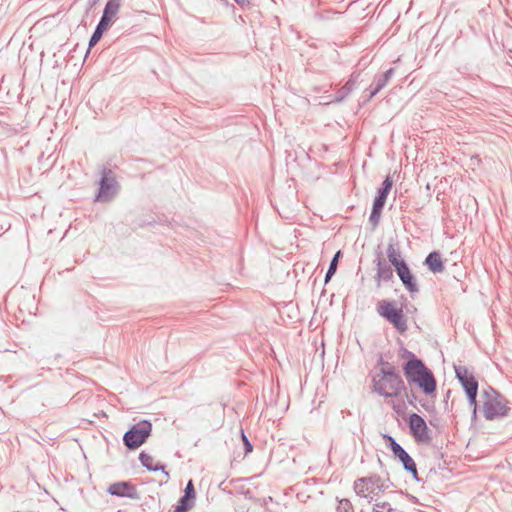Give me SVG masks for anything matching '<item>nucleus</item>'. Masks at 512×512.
Returning a JSON list of instances; mask_svg holds the SVG:
<instances>
[{
	"mask_svg": "<svg viewBox=\"0 0 512 512\" xmlns=\"http://www.w3.org/2000/svg\"><path fill=\"white\" fill-rule=\"evenodd\" d=\"M410 356L403 366L405 378L409 384H417L422 391L430 395L436 391L437 383L432 371L413 353L405 350Z\"/></svg>",
	"mask_w": 512,
	"mask_h": 512,
	"instance_id": "obj_1",
	"label": "nucleus"
},
{
	"mask_svg": "<svg viewBox=\"0 0 512 512\" xmlns=\"http://www.w3.org/2000/svg\"><path fill=\"white\" fill-rule=\"evenodd\" d=\"M373 391L385 398L397 397L406 389L399 373L385 372L375 374L372 378Z\"/></svg>",
	"mask_w": 512,
	"mask_h": 512,
	"instance_id": "obj_2",
	"label": "nucleus"
},
{
	"mask_svg": "<svg viewBox=\"0 0 512 512\" xmlns=\"http://www.w3.org/2000/svg\"><path fill=\"white\" fill-rule=\"evenodd\" d=\"M483 397L485 399L483 412L487 420H493L507 415L509 409L507 407V401L497 391L490 387L489 391H483Z\"/></svg>",
	"mask_w": 512,
	"mask_h": 512,
	"instance_id": "obj_3",
	"label": "nucleus"
},
{
	"mask_svg": "<svg viewBox=\"0 0 512 512\" xmlns=\"http://www.w3.org/2000/svg\"><path fill=\"white\" fill-rule=\"evenodd\" d=\"M152 432V424L141 420L132 425L123 435V443L129 450H135L146 442Z\"/></svg>",
	"mask_w": 512,
	"mask_h": 512,
	"instance_id": "obj_4",
	"label": "nucleus"
},
{
	"mask_svg": "<svg viewBox=\"0 0 512 512\" xmlns=\"http://www.w3.org/2000/svg\"><path fill=\"white\" fill-rule=\"evenodd\" d=\"M121 186L115 174L108 169H103L98 181V203H110L119 194Z\"/></svg>",
	"mask_w": 512,
	"mask_h": 512,
	"instance_id": "obj_5",
	"label": "nucleus"
},
{
	"mask_svg": "<svg viewBox=\"0 0 512 512\" xmlns=\"http://www.w3.org/2000/svg\"><path fill=\"white\" fill-rule=\"evenodd\" d=\"M378 313L391 323L400 333L407 330V320L401 308H396L393 302L383 300L379 302Z\"/></svg>",
	"mask_w": 512,
	"mask_h": 512,
	"instance_id": "obj_6",
	"label": "nucleus"
},
{
	"mask_svg": "<svg viewBox=\"0 0 512 512\" xmlns=\"http://www.w3.org/2000/svg\"><path fill=\"white\" fill-rule=\"evenodd\" d=\"M408 426L417 442L429 443L432 440L431 431L420 415L413 413L409 416Z\"/></svg>",
	"mask_w": 512,
	"mask_h": 512,
	"instance_id": "obj_7",
	"label": "nucleus"
},
{
	"mask_svg": "<svg viewBox=\"0 0 512 512\" xmlns=\"http://www.w3.org/2000/svg\"><path fill=\"white\" fill-rule=\"evenodd\" d=\"M121 0H108L105 5L102 17L98 22V41L101 39L104 31L107 30L113 18L119 11Z\"/></svg>",
	"mask_w": 512,
	"mask_h": 512,
	"instance_id": "obj_8",
	"label": "nucleus"
},
{
	"mask_svg": "<svg viewBox=\"0 0 512 512\" xmlns=\"http://www.w3.org/2000/svg\"><path fill=\"white\" fill-rule=\"evenodd\" d=\"M395 271L399 279L401 280L403 286L409 293L414 294L419 292V286L417 284L415 276L412 274L407 263H404L399 267L397 266Z\"/></svg>",
	"mask_w": 512,
	"mask_h": 512,
	"instance_id": "obj_9",
	"label": "nucleus"
},
{
	"mask_svg": "<svg viewBox=\"0 0 512 512\" xmlns=\"http://www.w3.org/2000/svg\"><path fill=\"white\" fill-rule=\"evenodd\" d=\"M107 492L113 496L139 499V493L136 487L133 484L125 481L111 484L108 487Z\"/></svg>",
	"mask_w": 512,
	"mask_h": 512,
	"instance_id": "obj_10",
	"label": "nucleus"
},
{
	"mask_svg": "<svg viewBox=\"0 0 512 512\" xmlns=\"http://www.w3.org/2000/svg\"><path fill=\"white\" fill-rule=\"evenodd\" d=\"M456 378L463 386L466 393L474 394L475 390H478V382L475 377L468 372L464 366L455 367Z\"/></svg>",
	"mask_w": 512,
	"mask_h": 512,
	"instance_id": "obj_11",
	"label": "nucleus"
},
{
	"mask_svg": "<svg viewBox=\"0 0 512 512\" xmlns=\"http://www.w3.org/2000/svg\"><path fill=\"white\" fill-rule=\"evenodd\" d=\"M375 281L377 287L381 286V282H388L393 278V270L391 266L384 259H377L376 261V275Z\"/></svg>",
	"mask_w": 512,
	"mask_h": 512,
	"instance_id": "obj_12",
	"label": "nucleus"
},
{
	"mask_svg": "<svg viewBox=\"0 0 512 512\" xmlns=\"http://www.w3.org/2000/svg\"><path fill=\"white\" fill-rule=\"evenodd\" d=\"M393 180L388 175L382 182L381 187L377 191V195L374 198L373 205L378 207H384L387 196L392 188Z\"/></svg>",
	"mask_w": 512,
	"mask_h": 512,
	"instance_id": "obj_13",
	"label": "nucleus"
},
{
	"mask_svg": "<svg viewBox=\"0 0 512 512\" xmlns=\"http://www.w3.org/2000/svg\"><path fill=\"white\" fill-rule=\"evenodd\" d=\"M424 265L434 274L442 273L445 270L441 254L438 251L429 253L425 258Z\"/></svg>",
	"mask_w": 512,
	"mask_h": 512,
	"instance_id": "obj_14",
	"label": "nucleus"
},
{
	"mask_svg": "<svg viewBox=\"0 0 512 512\" xmlns=\"http://www.w3.org/2000/svg\"><path fill=\"white\" fill-rule=\"evenodd\" d=\"M139 461L148 471L156 472L161 470L167 477L169 476L168 472L165 471V467L159 463L154 464L153 457L146 452L143 451L139 454Z\"/></svg>",
	"mask_w": 512,
	"mask_h": 512,
	"instance_id": "obj_15",
	"label": "nucleus"
},
{
	"mask_svg": "<svg viewBox=\"0 0 512 512\" xmlns=\"http://www.w3.org/2000/svg\"><path fill=\"white\" fill-rule=\"evenodd\" d=\"M387 257L389 262L391 263V265L394 266L395 269L397 268V266L399 267L400 265L406 263L405 260L401 258V252L399 248L393 243H389L387 246Z\"/></svg>",
	"mask_w": 512,
	"mask_h": 512,
	"instance_id": "obj_16",
	"label": "nucleus"
},
{
	"mask_svg": "<svg viewBox=\"0 0 512 512\" xmlns=\"http://www.w3.org/2000/svg\"><path fill=\"white\" fill-rule=\"evenodd\" d=\"M354 491L360 497L367 498L366 492H373L371 485L369 484L367 478H359L354 482Z\"/></svg>",
	"mask_w": 512,
	"mask_h": 512,
	"instance_id": "obj_17",
	"label": "nucleus"
},
{
	"mask_svg": "<svg viewBox=\"0 0 512 512\" xmlns=\"http://www.w3.org/2000/svg\"><path fill=\"white\" fill-rule=\"evenodd\" d=\"M394 456L396 458H398L399 461L402 463L405 471H407L408 469H415V465H416L415 461L406 452V450L404 448H402L401 450H398V452L395 453Z\"/></svg>",
	"mask_w": 512,
	"mask_h": 512,
	"instance_id": "obj_18",
	"label": "nucleus"
},
{
	"mask_svg": "<svg viewBox=\"0 0 512 512\" xmlns=\"http://www.w3.org/2000/svg\"><path fill=\"white\" fill-rule=\"evenodd\" d=\"M193 505H194V500H192L191 498L182 496L179 499L173 512H187L190 508L193 507Z\"/></svg>",
	"mask_w": 512,
	"mask_h": 512,
	"instance_id": "obj_19",
	"label": "nucleus"
},
{
	"mask_svg": "<svg viewBox=\"0 0 512 512\" xmlns=\"http://www.w3.org/2000/svg\"><path fill=\"white\" fill-rule=\"evenodd\" d=\"M388 81L382 76H378L375 78V86L371 88L368 100L372 99L376 94H378L386 85Z\"/></svg>",
	"mask_w": 512,
	"mask_h": 512,
	"instance_id": "obj_20",
	"label": "nucleus"
},
{
	"mask_svg": "<svg viewBox=\"0 0 512 512\" xmlns=\"http://www.w3.org/2000/svg\"><path fill=\"white\" fill-rule=\"evenodd\" d=\"M340 256H341V252L338 251V252L335 253L334 257L332 258V260H331V262L329 264L328 270L326 271V274H325V282L326 283L335 274V272L337 270L338 259H339Z\"/></svg>",
	"mask_w": 512,
	"mask_h": 512,
	"instance_id": "obj_21",
	"label": "nucleus"
},
{
	"mask_svg": "<svg viewBox=\"0 0 512 512\" xmlns=\"http://www.w3.org/2000/svg\"><path fill=\"white\" fill-rule=\"evenodd\" d=\"M356 87V80L349 79L346 84L337 92V100L344 99Z\"/></svg>",
	"mask_w": 512,
	"mask_h": 512,
	"instance_id": "obj_22",
	"label": "nucleus"
},
{
	"mask_svg": "<svg viewBox=\"0 0 512 512\" xmlns=\"http://www.w3.org/2000/svg\"><path fill=\"white\" fill-rule=\"evenodd\" d=\"M367 480H368L369 484L371 485L372 489L376 488L379 491H385L386 489L389 488V484L382 481L379 476H371V477H368Z\"/></svg>",
	"mask_w": 512,
	"mask_h": 512,
	"instance_id": "obj_23",
	"label": "nucleus"
},
{
	"mask_svg": "<svg viewBox=\"0 0 512 512\" xmlns=\"http://www.w3.org/2000/svg\"><path fill=\"white\" fill-rule=\"evenodd\" d=\"M382 209V207L372 205L369 221L374 227H376L379 224Z\"/></svg>",
	"mask_w": 512,
	"mask_h": 512,
	"instance_id": "obj_24",
	"label": "nucleus"
},
{
	"mask_svg": "<svg viewBox=\"0 0 512 512\" xmlns=\"http://www.w3.org/2000/svg\"><path fill=\"white\" fill-rule=\"evenodd\" d=\"M383 438L387 441L388 446L390 447L393 455L401 450L403 447L390 435L384 434Z\"/></svg>",
	"mask_w": 512,
	"mask_h": 512,
	"instance_id": "obj_25",
	"label": "nucleus"
},
{
	"mask_svg": "<svg viewBox=\"0 0 512 512\" xmlns=\"http://www.w3.org/2000/svg\"><path fill=\"white\" fill-rule=\"evenodd\" d=\"M336 510L337 512H354L353 506L348 499L339 500Z\"/></svg>",
	"mask_w": 512,
	"mask_h": 512,
	"instance_id": "obj_26",
	"label": "nucleus"
},
{
	"mask_svg": "<svg viewBox=\"0 0 512 512\" xmlns=\"http://www.w3.org/2000/svg\"><path fill=\"white\" fill-rule=\"evenodd\" d=\"M183 496H185L187 498H191L192 500H195L196 493H195L194 484H193L192 480L188 481V483L185 487Z\"/></svg>",
	"mask_w": 512,
	"mask_h": 512,
	"instance_id": "obj_27",
	"label": "nucleus"
},
{
	"mask_svg": "<svg viewBox=\"0 0 512 512\" xmlns=\"http://www.w3.org/2000/svg\"><path fill=\"white\" fill-rule=\"evenodd\" d=\"M477 393H478V390H475L474 394H470V392L466 393L469 404H470V406L473 407V415L474 416L476 415V412H477V401H476Z\"/></svg>",
	"mask_w": 512,
	"mask_h": 512,
	"instance_id": "obj_28",
	"label": "nucleus"
},
{
	"mask_svg": "<svg viewBox=\"0 0 512 512\" xmlns=\"http://www.w3.org/2000/svg\"><path fill=\"white\" fill-rule=\"evenodd\" d=\"M241 438H242L244 446H245V454L252 452L253 446L250 443L249 439L247 438V436L245 435L243 430H241Z\"/></svg>",
	"mask_w": 512,
	"mask_h": 512,
	"instance_id": "obj_29",
	"label": "nucleus"
},
{
	"mask_svg": "<svg viewBox=\"0 0 512 512\" xmlns=\"http://www.w3.org/2000/svg\"><path fill=\"white\" fill-rule=\"evenodd\" d=\"M379 509L387 510L388 512L392 511V507L388 502H380L376 503L374 507V512H382Z\"/></svg>",
	"mask_w": 512,
	"mask_h": 512,
	"instance_id": "obj_30",
	"label": "nucleus"
},
{
	"mask_svg": "<svg viewBox=\"0 0 512 512\" xmlns=\"http://www.w3.org/2000/svg\"><path fill=\"white\" fill-rule=\"evenodd\" d=\"M398 373L393 365L389 362H385V366H382L376 374H384L385 372Z\"/></svg>",
	"mask_w": 512,
	"mask_h": 512,
	"instance_id": "obj_31",
	"label": "nucleus"
},
{
	"mask_svg": "<svg viewBox=\"0 0 512 512\" xmlns=\"http://www.w3.org/2000/svg\"><path fill=\"white\" fill-rule=\"evenodd\" d=\"M96 45V30L93 32V34L90 37L89 41V51Z\"/></svg>",
	"mask_w": 512,
	"mask_h": 512,
	"instance_id": "obj_32",
	"label": "nucleus"
},
{
	"mask_svg": "<svg viewBox=\"0 0 512 512\" xmlns=\"http://www.w3.org/2000/svg\"><path fill=\"white\" fill-rule=\"evenodd\" d=\"M394 74V69L393 68H390L388 69L384 74H382V76L387 80L389 81L391 79V77L393 76Z\"/></svg>",
	"mask_w": 512,
	"mask_h": 512,
	"instance_id": "obj_33",
	"label": "nucleus"
},
{
	"mask_svg": "<svg viewBox=\"0 0 512 512\" xmlns=\"http://www.w3.org/2000/svg\"><path fill=\"white\" fill-rule=\"evenodd\" d=\"M406 397H407V401H408V403H409L410 405H414V402H415V400H416V396L414 395V393H412V392H411V393H409V394L407 393V394H406Z\"/></svg>",
	"mask_w": 512,
	"mask_h": 512,
	"instance_id": "obj_34",
	"label": "nucleus"
},
{
	"mask_svg": "<svg viewBox=\"0 0 512 512\" xmlns=\"http://www.w3.org/2000/svg\"><path fill=\"white\" fill-rule=\"evenodd\" d=\"M407 472L411 473L414 480L416 481H421L420 478L418 477V472H417V467L415 466V469H408Z\"/></svg>",
	"mask_w": 512,
	"mask_h": 512,
	"instance_id": "obj_35",
	"label": "nucleus"
},
{
	"mask_svg": "<svg viewBox=\"0 0 512 512\" xmlns=\"http://www.w3.org/2000/svg\"><path fill=\"white\" fill-rule=\"evenodd\" d=\"M238 5L244 6L249 3L248 0H234Z\"/></svg>",
	"mask_w": 512,
	"mask_h": 512,
	"instance_id": "obj_36",
	"label": "nucleus"
},
{
	"mask_svg": "<svg viewBox=\"0 0 512 512\" xmlns=\"http://www.w3.org/2000/svg\"><path fill=\"white\" fill-rule=\"evenodd\" d=\"M385 362H386V361H384V359H383L382 357H380V358L378 359V365H380L381 367H382V366H385Z\"/></svg>",
	"mask_w": 512,
	"mask_h": 512,
	"instance_id": "obj_37",
	"label": "nucleus"
},
{
	"mask_svg": "<svg viewBox=\"0 0 512 512\" xmlns=\"http://www.w3.org/2000/svg\"><path fill=\"white\" fill-rule=\"evenodd\" d=\"M100 416H104V417H106V414H105L103 411L98 412V418H99Z\"/></svg>",
	"mask_w": 512,
	"mask_h": 512,
	"instance_id": "obj_38",
	"label": "nucleus"
}]
</instances>
